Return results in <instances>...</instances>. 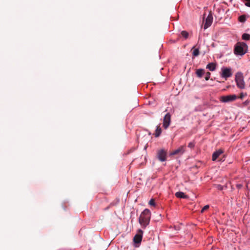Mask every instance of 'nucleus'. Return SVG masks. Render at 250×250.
Listing matches in <instances>:
<instances>
[{"label":"nucleus","mask_w":250,"mask_h":250,"mask_svg":"<svg viewBox=\"0 0 250 250\" xmlns=\"http://www.w3.org/2000/svg\"><path fill=\"white\" fill-rule=\"evenodd\" d=\"M175 195L177 198H179L187 199L188 198V195H185L184 192L181 191L176 192Z\"/></svg>","instance_id":"obj_12"},{"label":"nucleus","mask_w":250,"mask_h":250,"mask_svg":"<svg viewBox=\"0 0 250 250\" xmlns=\"http://www.w3.org/2000/svg\"><path fill=\"white\" fill-rule=\"evenodd\" d=\"M235 81L238 87L240 89H244L245 87V82L243 74L241 72H238L235 75Z\"/></svg>","instance_id":"obj_3"},{"label":"nucleus","mask_w":250,"mask_h":250,"mask_svg":"<svg viewBox=\"0 0 250 250\" xmlns=\"http://www.w3.org/2000/svg\"><path fill=\"white\" fill-rule=\"evenodd\" d=\"M186 146L185 145L181 146L176 149L172 151L170 153V156L179 155L181 156L186 151Z\"/></svg>","instance_id":"obj_5"},{"label":"nucleus","mask_w":250,"mask_h":250,"mask_svg":"<svg viewBox=\"0 0 250 250\" xmlns=\"http://www.w3.org/2000/svg\"><path fill=\"white\" fill-rule=\"evenodd\" d=\"M162 132L161 128L160 127V126H157V128L155 130V132L154 133V135L156 137H159Z\"/></svg>","instance_id":"obj_15"},{"label":"nucleus","mask_w":250,"mask_h":250,"mask_svg":"<svg viewBox=\"0 0 250 250\" xmlns=\"http://www.w3.org/2000/svg\"><path fill=\"white\" fill-rule=\"evenodd\" d=\"M210 75L211 74L209 72H208L206 73V76L205 77V79L206 81H208L209 79Z\"/></svg>","instance_id":"obj_20"},{"label":"nucleus","mask_w":250,"mask_h":250,"mask_svg":"<svg viewBox=\"0 0 250 250\" xmlns=\"http://www.w3.org/2000/svg\"><path fill=\"white\" fill-rule=\"evenodd\" d=\"M204 74H205V70L203 69H198L196 71V74L199 78H202Z\"/></svg>","instance_id":"obj_14"},{"label":"nucleus","mask_w":250,"mask_h":250,"mask_svg":"<svg viewBox=\"0 0 250 250\" xmlns=\"http://www.w3.org/2000/svg\"><path fill=\"white\" fill-rule=\"evenodd\" d=\"M237 98L236 95L232 94L220 97V101L223 103H229L235 101Z\"/></svg>","instance_id":"obj_4"},{"label":"nucleus","mask_w":250,"mask_h":250,"mask_svg":"<svg viewBox=\"0 0 250 250\" xmlns=\"http://www.w3.org/2000/svg\"><path fill=\"white\" fill-rule=\"evenodd\" d=\"M246 20V17L245 15H241L239 17V21L241 22H244Z\"/></svg>","instance_id":"obj_18"},{"label":"nucleus","mask_w":250,"mask_h":250,"mask_svg":"<svg viewBox=\"0 0 250 250\" xmlns=\"http://www.w3.org/2000/svg\"><path fill=\"white\" fill-rule=\"evenodd\" d=\"M242 39L244 40H250V35L244 33L242 35Z\"/></svg>","instance_id":"obj_17"},{"label":"nucleus","mask_w":250,"mask_h":250,"mask_svg":"<svg viewBox=\"0 0 250 250\" xmlns=\"http://www.w3.org/2000/svg\"><path fill=\"white\" fill-rule=\"evenodd\" d=\"M216 65L215 63L211 62L209 63L207 65L206 68L208 69L210 71H213L215 70Z\"/></svg>","instance_id":"obj_13"},{"label":"nucleus","mask_w":250,"mask_h":250,"mask_svg":"<svg viewBox=\"0 0 250 250\" xmlns=\"http://www.w3.org/2000/svg\"><path fill=\"white\" fill-rule=\"evenodd\" d=\"M245 4L248 7H250V1H246Z\"/></svg>","instance_id":"obj_25"},{"label":"nucleus","mask_w":250,"mask_h":250,"mask_svg":"<svg viewBox=\"0 0 250 250\" xmlns=\"http://www.w3.org/2000/svg\"><path fill=\"white\" fill-rule=\"evenodd\" d=\"M247 50V46L246 44L244 43H237L235 45L234 52L236 55L242 56L246 53Z\"/></svg>","instance_id":"obj_2"},{"label":"nucleus","mask_w":250,"mask_h":250,"mask_svg":"<svg viewBox=\"0 0 250 250\" xmlns=\"http://www.w3.org/2000/svg\"><path fill=\"white\" fill-rule=\"evenodd\" d=\"M143 230L139 229L138 233L135 235L133 238V241L135 243L139 244L141 243L143 237Z\"/></svg>","instance_id":"obj_9"},{"label":"nucleus","mask_w":250,"mask_h":250,"mask_svg":"<svg viewBox=\"0 0 250 250\" xmlns=\"http://www.w3.org/2000/svg\"><path fill=\"white\" fill-rule=\"evenodd\" d=\"M223 153V151L221 149H219L218 150L215 151L212 156V160L215 161L219 156Z\"/></svg>","instance_id":"obj_11"},{"label":"nucleus","mask_w":250,"mask_h":250,"mask_svg":"<svg viewBox=\"0 0 250 250\" xmlns=\"http://www.w3.org/2000/svg\"><path fill=\"white\" fill-rule=\"evenodd\" d=\"M171 122V115L168 113L164 117L163 120V126L167 129L169 125Z\"/></svg>","instance_id":"obj_8"},{"label":"nucleus","mask_w":250,"mask_h":250,"mask_svg":"<svg viewBox=\"0 0 250 250\" xmlns=\"http://www.w3.org/2000/svg\"><path fill=\"white\" fill-rule=\"evenodd\" d=\"M181 34L185 39H187L188 37V33L186 31H182Z\"/></svg>","instance_id":"obj_19"},{"label":"nucleus","mask_w":250,"mask_h":250,"mask_svg":"<svg viewBox=\"0 0 250 250\" xmlns=\"http://www.w3.org/2000/svg\"><path fill=\"white\" fill-rule=\"evenodd\" d=\"M237 187L239 188H241L242 187V186L241 185H237Z\"/></svg>","instance_id":"obj_26"},{"label":"nucleus","mask_w":250,"mask_h":250,"mask_svg":"<svg viewBox=\"0 0 250 250\" xmlns=\"http://www.w3.org/2000/svg\"><path fill=\"white\" fill-rule=\"evenodd\" d=\"M192 50H193L192 54L193 56L194 57L197 56L199 54V51L198 48H194V47H193L192 49Z\"/></svg>","instance_id":"obj_16"},{"label":"nucleus","mask_w":250,"mask_h":250,"mask_svg":"<svg viewBox=\"0 0 250 250\" xmlns=\"http://www.w3.org/2000/svg\"><path fill=\"white\" fill-rule=\"evenodd\" d=\"M247 95L246 93L245 94H244L243 93H240V96H239V98L241 99H242L244 96H245L246 95Z\"/></svg>","instance_id":"obj_24"},{"label":"nucleus","mask_w":250,"mask_h":250,"mask_svg":"<svg viewBox=\"0 0 250 250\" xmlns=\"http://www.w3.org/2000/svg\"><path fill=\"white\" fill-rule=\"evenodd\" d=\"M195 144L193 142H190L188 145V147L192 148L194 147Z\"/></svg>","instance_id":"obj_21"},{"label":"nucleus","mask_w":250,"mask_h":250,"mask_svg":"<svg viewBox=\"0 0 250 250\" xmlns=\"http://www.w3.org/2000/svg\"><path fill=\"white\" fill-rule=\"evenodd\" d=\"M151 213L148 209H145L140 214L139 223L144 228L147 226L150 221Z\"/></svg>","instance_id":"obj_1"},{"label":"nucleus","mask_w":250,"mask_h":250,"mask_svg":"<svg viewBox=\"0 0 250 250\" xmlns=\"http://www.w3.org/2000/svg\"><path fill=\"white\" fill-rule=\"evenodd\" d=\"M213 18L211 14H209L206 19V22L204 25V29H206L209 27L212 22Z\"/></svg>","instance_id":"obj_10"},{"label":"nucleus","mask_w":250,"mask_h":250,"mask_svg":"<svg viewBox=\"0 0 250 250\" xmlns=\"http://www.w3.org/2000/svg\"><path fill=\"white\" fill-rule=\"evenodd\" d=\"M209 208V205H206L202 209L201 212H204L205 210H207Z\"/></svg>","instance_id":"obj_22"},{"label":"nucleus","mask_w":250,"mask_h":250,"mask_svg":"<svg viewBox=\"0 0 250 250\" xmlns=\"http://www.w3.org/2000/svg\"><path fill=\"white\" fill-rule=\"evenodd\" d=\"M157 156L161 162H164L167 159V152L164 149H160L157 151Z\"/></svg>","instance_id":"obj_7"},{"label":"nucleus","mask_w":250,"mask_h":250,"mask_svg":"<svg viewBox=\"0 0 250 250\" xmlns=\"http://www.w3.org/2000/svg\"><path fill=\"white\" fill-rule=\"evenodd\" d=\"M149 204L151 206H155V201L153 199H151L149 202Z\"/></svg>","instance_id":"obj_23"},{"label":"nucleus","mask_w":250,"mask_h":250,"mask_svg":"<svg viewBox=\"0 0 250 250\" xmlns=\"http://www.w3.org/2000/svg\"><path fill=\"white\" fill-rule=\"evenodd\" d=\"M222 73L221 76L226 80L228 78L232 76L231 68L228 67H223L221 69Z\"/></svg>","instance_id":"obj_6"}]
</instances>
